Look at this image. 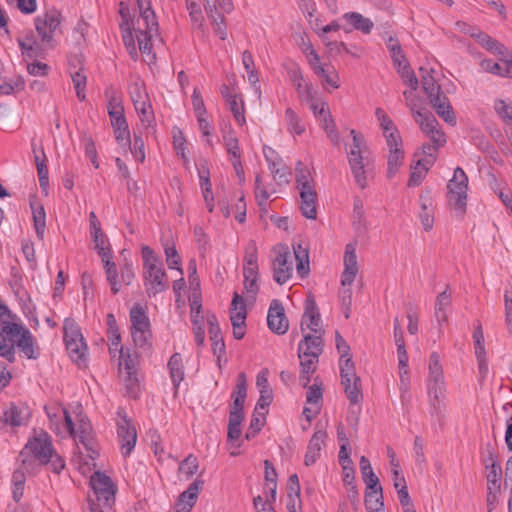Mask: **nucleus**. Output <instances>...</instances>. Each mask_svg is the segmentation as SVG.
I'll use <instances>...</instances> for the list:
<instances>
[{"label":"nucleus","instance_id":"obj_1","mask_svg":"<svg viewBox=\"0 0 512 512\" xmlns=\"http://www.w3.org/2000/svg\"><path fill=\"white\" fill-rule=\"evenodd\" d=\"M429 376L427 381V389L429 402L431 406V414L436 416L440 423L445 417L446 405L444 403L446 385L443 367L440 362V356L437 352H432L429 358Z\"/></svg>","mask_w":512,"mask_h":512},{"label":"nucleus","instance_id":"obj_2","mask_svg":"<svg viewBox=\"0 0 512 512\" xmlns=\"http://www.w3.org/2000/svg\"><path fill=\"white\" fill-rule=\"evenodd\" d=\"M323 346L324 341L321 336H312V334L304 335V338L298 344L299 381L304 388L308 387L312 374L317 370Z\"/></svg>","mask_w":512,"mask_h":512},{"label":"nucleus","instance_id":"obj_3","mask_svg":"<svg viewBox=\"0 0 512 512\" xmlns=\"http://www.w3.org/2000/svg\"><path fill=\"white\" fill-rule=\"evenodd\" d=\"M90 486L93 490L87 499L90 511L104 512V509H111L115 503L117 487L110 477L97 471L90 478Z\"/></svg>","mask_w":512,"mask_h":512},{"label":"nucleus","instance_id":"obj_4","mask_svg":"<svg viewBox=\"0 0 512 512\" xmlns=\"http://www.w3.org/2000/svg\"><path fill=\"white\" fill-rule=\"evenodd\" d=\"M53 447L46 433L30 440L19 454L18 460L28 472H35L40 465L51 460Z\"/></svg>","mask_w":512,"mask_h":512},{"label":"nucleus","instance_id":"obj_5","mask_svg":"<svg viewBox=\"0 0 512 512\" xmlns=\"http://www.w3.org/2000/svg\"><path fill=\"white\" fill-rule=\"evenodd\" d=\"M343 262L344 270L341 274V285L343 288L339 291V298L343 308L350 310L352 306L351 285L359 272L355 243H348L346 245Z\"/></svg>","mask_w":512,"mask_h":512},{"label":"nucleus","instance_id":"obj_6","mask_svg":"<svg viewBox=\"0 0 512 512\" xmlns=\"http://www.w3.org/2000/svg\"><path fill=\"white\" fill-rule=\"evenodd\" d=\"M139 9L140 23L144 25L145 31L138 35L140 52L150 55L152 52V39L158 36V22L155 12L151 9L150 0H136Z\"/></svg>","mask_w":512,"mask_h":512},{"label":"nucleus","instance_id":"obj_7","mask_svg":"<svg viewBox=\"0 0 512 512\" xmlns=\"http://www.w3.org/2000/svg\"><path fill=\"white\" fill-rule=\"evenodd\" d=\"M447 189L449 207L452 208L458 216L462 217L466 212L468 190V177L462 168L457 167L455 169L453 178L448 182Z\"/></svg>","mask_w":512,"mask_h":512},{"label":"nucleus","instance_id":"obj_8","mask_svg":"<svg viewBox=\"0 0 512 512\" xmlns=\"http://www.w3.org/2000/svg\"><path fill=\"white\" fill-rule=\"evenodd\" d=\"M341 385L351 405L361 404L363 401L361 378L356 374L353 360L346 358L339 363Z\"/></svg>","mask_w":512,"mask_h":512},{"label":"nucleus","instance_id":"obj_9","mask_svg":"<svg viewBox=\"0 0 512 512\" xmlns=\"http://www.w3.org/2000/svg\"><path fill=\"white\" fill-rule=\"evenodd\" d=\"M130 321L132 324L131 334L135 345L140 348L149 347V339L151 338L150 321L140 304H135L131 308Z\"/></svg>","mask_w":512,"mask_h":512},{"label":"nucleus","instance_id":"obj_10","mask_svg":"<svg viewBox=\"0 0 512 512\" xmlns=\"http://www.w3.org/2000/svg\"><path fill=\"white\" fill-rule=\"evenodd\" d=\"M26 329L17 323L7 320L1 321L0 327V356L6 358L9 362L15 360V344L18 338Z\"/></svg>","mask_w":512,"mask_h":512},{"label":"nucleus","instance_id":"obj_11","mask_svg":"<svg viewBox=\"0 0 512 512\" xmlns=\"http://www.w3.org/2000/svg\"><path fill=\"white\" fill-rule=\"evenodd\" d=\"M62 21L61 12L57 9L47 11L43 16L35 18V28L42 42L53 47V33L59 28Z\"/></svg>","mask_w":512,"mask_h":512},{"label":"nucleus","instance_id":"obj_12","mask_svg":"<svg viewBox=\"0 0 512 512\" xmlns=\"http://www.w3.org/2000/svg\"><path fill=\"white\" fill-rule=\"evenodd\" d=\"M117 415V434L121 444V451L124 456H128L136 445L137 432L122 408L118 409Z\"/></svg>","mask_w":512,"mask_h":512},{"label":"nucleus","instance_id":"obj_13","mask_svg":"<svg viewBox=\"0 0 512 512\" xmlns=\"http://www.w3.org/2000/svg\"><path fill=\"white\" fill-rule=\"evenodd\" d=\"M415 121L420 129L430 138L432 144L442 147L446 143V137L442 130L438 128L439 123L434 115L429 111H417Z\"/></svg>","mask_w":512,"mask_h":512},{"label":"nucleus","instance_id":"obj_14","mask_svg":"<svg viewBox=\"0 0 512 512\" xmlns=\"http://www.w3.org/2000/svg\"><path fill=\"white\" fill-rule=\"evenodd\" d=\"M321 316L313 295L309 294L305 300V310L301 320V331L305 330L304 325L314 334L312 336H321L323 339L324 330L320 327Z\"/></svg>","mask_w":512,"mask_h":512},{"label":"nucleus","instance_id":"obj_15","mask_svg":"<svg viewBox=\"0 0 512 512\" xmlns=\"http://www.w3.org/2000/svg\"><path fill=\"white\" fill-rule=\"evenodd\" d=\"M290 252L289 248L285 245H281L277 251V257L273 263L274 280L283 285L292 276V262L289 261Z\"/></svg>","mask_w":512,"mask_h":512},{"label":"nucleus","instance_id":"obj_16","mask_svg":"<svg viewBox=\"0 0 512 512\" xmlns=\"http://www.w3.org/2000/svg\"><path fill=\"white\" fill-rule=\"evenodd\" d=\"M143 277L145 281L146 291L149 296H155L165 291L168 286L166 282V273L161 266H151L144 268Z\"/></svg>","mask_w":512,"mask_h":512},{"label":"nucleus","instance_id":"obj_17","mask_svg":"<svg viewBox=\"0 0 512 512\" xmlns=\"http://www.w3.org/2000/svg\"><path fill=\"white\" fill-rule=\"evenodd\" d=\"M267 324L269 329L278 335H283L288 331L289 322L286 318L284 307L277 299H274L270 304Z\"/></svg>","mask_w":512,"mask_h":512},{"label":"nucleus","instance_id":"obj_18","mask_svg":"<svg viewBox=\"0 0 512 512\" xmlns=\"http://www.w3.org/2000/svg\"><path fill=\"white\" fill-rule=\"evenodd\" d=\"M247 397V382L244 372L239 373L236 387L231 395L233 403L230 406L229 417L244 419V403Z\"/></svg>","mask_w":512,"mask_h":512},{"label":"nucleus","instance_id":"obj_19","mask_svg":"<svg viewBox=\"0 0 512 512\" xmlns=\"http://www.w3.org/2000/svg\"><path fill=\"white\" fill-rule=\"evenodd\" d=\"M301 214L311 220L317 218V192L315 186H303L299 190Z\"/></svg>","mask_w":512,"mask_h":512},{"label":"nucleus","instance_id":"obj_20","mask_svg":"<svg viewBox=\"0 0 512 512\" xmlns=\"http://www.w3.org/2000/svg\"><path fill=\"white\" fill-rule=\"evenodd\" d=\"M120 28L122 30L123 42L128 50V53L133 60H136L138 58V50L140 51V49L139 47H136L133 32H135V36L138 39V35L145 31V27L140 23V19H136L135 24L125 25L124 27Z\"/></svg>","mask_w":512,"mask_h":512},{"label":"nucleus","instance_id":"obj_21","mask_svg":"<svg viewBox=\"0 0 512 512\" xmlns=\"http://www.w3.org/2000/svg\"><path fill=\"white\" fill-rule=\"evenodd\" d=\"M327 438V433L324 430H317L312 435L307 451L305 454L304 463L306 466L313 465L320 457V452L322 448L325 446V441Z\"/></svg>","mask_w":512,"mask_h":512},{"label":"nucleus","instance_id":"obj_22","mask_svg":"<svg viewBox=\"0 0 512 512\" xmlns=\"http://www.w3.org/2000/svg\"><path fill=\"white\" fill-rule=\"evenodd\" d=\"M376 117L380 122V126L383 130V134L386 138L387 145H397L400 143L402 138L400 133L398 132L396 126L393 121L389 118V116L384 112L383 109L377 108L375 111Z\"/></svg>","mask_w":512,"mask_h":512},{"label":"nucleus","instance_id":"obj_23","mask_svg":"<svg viewBox=\"0 0 512 512\" xmlns=\"http://www.w3.org/2000/svg\"><path fill=\"white\" fill-rule=\"evenodd\" d=\"M348 155V162L352 171V174L354 176L355 182L357 185L364 189L367 187V177H366V171H365V157L364 153L357 154L355 152L353 153H347Z\"/></svg>","mask_w":512,"mask_h":512},{"label":"nucleus","instance_id":"obj_24","mask_svg":"<svg viewBox=\"0 0 512 512\" xmlns=\"http://www.w3.org/2000/svg\"><path fill=\"white\" fill-rule=\"evenodd\" d=\"M205 12L215 33L221 40H225L227 38V26L224 20V16L215 7V0L206 1Z\"/></svg>","mask_w":512,"mask_h":512},{"label":"nucleus","instance_id":"obj_25","mask_svg":"<svg viewBox=\"0 0 512 512\" xmlns=\"http://www.w3.org/2000/svg\"><path fill=\"white\" fill-rule=\"evenodd\" d=\"M246 305L241 295L234 292L230 307V320L232 326H246Z\"/></svg>","mask_w":512,"mask_h":512},{"label":"nucleus","instance_id":"obj_26","mask_svg":"<svg viewBox=\"0 0 512 512\" xmlns=\"http://www.w3.org/2000/svg\"><path fill=\"white\" fill-rule=\"evenodd\" d=\"M389 147V155L387 161V178H393L398 172L399 168L403 164L404 159V151L402 149V141L397 143V145H387Z\"/></svg>","mask_w":512,"mask_h":512},{"label":"nucleus","instance_id":"obj_27","mask_svg":"<svg viewBox=\"0 0 512 512\" xmlns=\"http://www.w3.org/2000/svg\"><path fill=\"white\" fill-rule=\"evenodd\" d=\"M309 64L314 70L315 74L322 79L323 86L330 85L332 88L337 89L340 86V78L334 68L327 70L319 61L309 60Z\"/></svg>","mask_w":512,"mask_h":512},{"label":"nucleus","instance_id":"obj_28","mask_svg":"<svg viewBox=\"0 0 512 512\" xmlns=\"http://www.w3.org/2000/svg\"><path fill=\"white\" fill-rule=\"evenodd\" d=\"M289 77L302 101H313L312 89L309 85H304V76L299 67L289 71Z\"/></svg>","mask_w":512,"mask_h":512},{"label":"nucleus","instance_id":"obj_29","mask_svg":"<svg viewBox=\"0 0 512 512\" xmlns=\"http://www.w3.org/2000/svg\"><path fill=\"white\" fill-rule=\"evenodd\" d=\"M343 19L350 24L355 30L363 34H370L374 23L367 17L358 12H348L343 15Z\"/></svg>","mask_w":512,"mask_h":512},{"label":"nucleus","instance_id":"obj_30","mask_svg":"<svg viewBox=\"0 0 512 512\" xmlns=\"http://www.w3.org/2000/svg\"><path fill=\"white\" fill-rule=\"evenodd\" d=\"M319 114L322 116V128L325 130L328 138L337 145L339 143L340 136L326 103H321Z\"/></svg>","mask_w":512,"mask_h":512},{"label":"nucleus","instance_id":"obj_31","mask_svg":"<svg viewBox=\"0 0 512 512\" xmlns=\"http://www.w3.org/2000/svg\"><path fill=\"white\" fill-rule=\"evenodd\" d=\"M74 437L76 441H79L83 444V446L90 452L89 457L94 458L97 455V451L94 449V441L91 435L90 425L81 421L79 424V428L77 432H74Z\"/></svg>","mask_w":512,"mask_h":512},{"label":"nucleus","instance_id":"obj_32","mask_svg":"<svg viewBox=\"0 0 512 512\" xmlns=\"http://www.w3.org/2000/svg\"><path fill=\"white\" fill-rule=\"evenodd\" d=\"M364 504L368 512H385L382 487L366 489Z\"/></svg>","mask_w":512,"mask_h":512},{"label":"nucleus","instance_id":"obj_33","mask_svg":"<svg viewBox=\"0 0 512 512\" xmlns=\"http://www.w3.org/2000/svg\"><path fill=\"white\" fill-rule=\"evenodd\" d=\"M293 251L296 259V269L301 277L309 274V250L301 243L293 244Z\"/></svg>","mask_w":512,"mask_h":512},{"label":"nucleus","instance_id":"obj_34","mask_svg":"<svg viewBox=\"0 0 512 512\" xmlns=\"http://www.w3.org/2000/svg\"><path fill=\"white\" fill-rule=\"evenodd\" d=\"M361 477L366 484V489H375L382 487L379 478L373 472L369 459L366 456H361L359 461Z\"/></svg>","mask_w":512,"mask_h":512},{"label":"nucleus","instance_id":"obj_35","mask_svg":"<svg viewBox=\"0 0 512 512\" xmlns=\"http://www.w3.org/2000/svg\"><path fill=\"white\" fill-rule=\"evenodd\" d=\"M440 147L426 143L421 147V152H416L415 157L424 156V158L417 159V165H420L424 170H429L436 160L437 151Z\"/></svg>","mask_w":512,"mask_h":512},{"label":"nucleus","instance_id":"obj_36","mask_svg":"<svg viewBox=\"0 0 512 512\" xmlns=\"http://www.w3.org/2000/svg\"><path fill=\"white\" fill-rule=\"evenodd\" d=\"M112 253L107 254L106 257L102 256L101 260L103 262L105 273L107 277V281L111 286V291L113 294H117L120 290V287L118 285L117 277H118V271L116 264L111 261Z\"/></svg>","mask_w":512,"mask_h":512},{"label":"nucleus","instance_id":"obj_37","mask_svg":"<svg viewBox=\"0 0 512 512\" xmlns=\"http://www.w3.org/2000/svg\"><path fill=\"white\" fill-rule=\"evenodd\" d=\"M258 267H243L244 290L252 298L258 293Z\"/></svg>","mask_w":512,"mask_h":512},{"label":"nucleus","instance_id":"obj_38","mask_svg":"<svg viewBox=\"0 0 512 512\" xmlns=\"http://www.w3.org/2000/svg\"><path fill=\"white\" fill-rule=\"evenodd\" d=\"M421 212L420 219L425 231H430L434 224V214L432 211V204L427 195H420Z\"/></svg>","mask_w":512,"mask_h":512},{"label":"nucleus","instance_id":"obj_39","mask_svg":"<svg viewBox=\"0 0 512 512\" xmlns=\"http://www.w3.org/2000/svg\"><path fill=\"white\" fill-rule=\"evenodd\" d=\"M170 376L175 387H178L184 378V367L182 364V357L179 353L171 356L168 362Z\"/></svg>","mask_w":512,"mask_h":512},{"label":"nucleus","instance_id":"obj_40","mask_svg":"<svg viewBox=\"0 0 512 512\" xmlns=\"http://www.w3.org/2000/svg\"><path fill=\"white\" fill-rule=\"evenodd\" d=\"M19 350L25 354L29 359H36L38 353L35 352L33 337L29 330H25L21 335V338L16 340V344Z\"/></svg>","mask_w":512,"mask_h":512},{"label":"nucleus","instance_id":"obj_41","mask_svg":"<svg viewBox=\"0 0 512 512\" xmlns=\"http://www.w3.org/2000/svg\"><path fill=\"white\" fill-rule=\"evenodd\" d=\"M264 155L266 160L268 161L269 170L273 174V177L278 182V184H288V176L290 175L289 169L285 166L278 167V163H276L275 161L268 157L266 150H264Z\"/></svg>","mask_w":512,"mask_h":512},{"label":"nucleus","instance_id":"obj_42","mask_svg":"<svg viewBox=\"0 0 512 512\" xmlns=\"http://www.w3.org/2000/svg\"><path fill=\"white\" fill-rule=\"evenodd\" d=\"M63 329L65 344L84 339L80 327L74 319L66 318L64 321Z\"/></svg>","mask_w":512,"mask_h":512},{"label":"nucleus","instance_id":"obj_43","mask_svg":"<svg viewBox=\"0 0 512 512\" xmlns=\"http://www.w3.org/2000/svg\"><path fill=\"white\" fill-rule=\"evenodd\" d=\"M137 360L136 357L130 354L129 351L123 349L120 350V362H119V372L120 374H132L137 372Z\"/></svg>","mask_w":512,"mask_h":512},{"label":"nucleus","instance_id":"obj_44","mask_svg":"<svg viewBox=\"0 0 512 512\" xmlns=\"http://www.w3.org/2000/svg\"><path fill=\"white\" fill-rule=\"evenodd\" d=\"M111 125L114 129L115 138L118 143H129L130 144V132L125 116L112 120Z\"/></svg>","mask_w":512,"mask_h":512},{"label":"nucleus","instance_id":"obj_45","mask_svg":"<svg viewBox=\"0 0 512 512\" xmlns=\"http://www.w3.org/2000/svg\"><path fill=\"white\" fill-rule=\"evenodd\" d=\"M66 345L67 351L70 354V357L73 361L77 362L79 365L85 361V354L87 351V345L83 340L69 342Z\"/></svg>","mask_w":512,"mask_h":512},{"label":"nucleus","instance_id":"obj_46","mask_svg":"<svg viewBox=\"0 0 512 512\" xmlns=\"http://www.w3.org/2000/svg\"><path fill=\"white\" fill-rule=\"evenodd\" d=\"M130 95L135 108L143 109L144 104L149 103L148 94L141 82H135L131 86Z\"/></svg>","mask_w":512,"mask_h":512},{"label":"nucleus","instance_id":"obj_47","mask_svg":"<svg viewBox=\"0 0 512 512\" xmlns=\"http://www.w3.org/2000/svg\"><path fill=\"white\" fill-rule=\"evenodd\" d=\"M419 71L421 74L422 88L427 96L434 95V92H440L441 87L436 83L434 77L431 74L433 70L431 69L428 71L421 67Z\"/></svg>","mask_w":512,"mask_h":512},{"label":"nucleus","instance_id":"obj_48","mask_svg":"<svg viewBox=\"0 0 512 512\" xmlns=\"http://www.w3.org/2000/svg\"><path fill=\"white\" fill-rule=\"evenodd\" d=\"M186 8L189 12L192 25L197 29H202L204 16L200 5L196 2V0H186Z\"/></svg>","mask_w":512,"mask_h":512},{"label":"nucleus","instance_id":"obj_49","mask_svg":"<svg viewBox=\"0 0 512 512\" xmlns=\"http://www.w3.org/2000/svg\"><path fill=\"white\" fill-rule=\"evenodd\" d=\"M285 117L289 132L297 135H301L302 133H304L305 126L302 123L301 118L296 114V112L293 109L287 108L285 111Z\"/></svg>","mask_w":512,"mask_h":512},{"label":"nucleus","instance_id":"obj_50","mask_svg":"<svg viewBox=\"0 0 512 512\" xmlns=\"http://www.w3.org/2000/svg\"><path fill=\"white\" fill-rule=\"evenodd\" d=\"M124 381L127 394L132 398H137L140 391V379L138 371L132 374H120Z\"/></svg>","mask_w":512,"mask_h":512},{"label":"nucleus","instance_id":"obj_51","mask_svg":"<svg viewBox=\"0 0 512 512\" xmlns=\"http://www.w3.org/2000/svg\"><path fill=\"white\" fill-rule=\"evenodd\" d=\"M19 47L24 58L36 59L44 57V49L37 41L29 42L27 45L19 41Z\"/></svg>","mask_w":512,"mask_h":512},{"label":"nucleus","instance_id":"obj_52","mask_svg":"<svg viewBox=\"0 0 512 512\" xmlns=\"http://www.w3.org/2000/svg\"><path fill=\"white\" fill-rule=\"evenodd\" d=\"M204 481L201 479H196L193 483H191L187 490L182 492L180 494V497L182 498V502H188L192 506H194L199 491L203 488Z\"/></svg>","mask_w":512,"mask_h":512},{"label":"nucleus","instance_id":"obj_53","mask_svg":"<svg viewBox=\"0 0 512 512\" xmlns=\"http://www.w3.org/2000/svg\"><path fill=\"white\" fill-rule=\"evenodd\" d=\"M229 108L231 112L234 115L235 120L240 124L243 125L245 123V116H244V102L241 97L238 95H234L231 99H228L227 101Z\"/></svg>","mask_w":512,"mask_h":512},{"label":"nucleus","instance_id":"obj_54","mask_svg":"<svg viewBox=\"0 0 512 512\" xmlns=\"http://www.w3.org/2000/svg\"><path fill=\"white\" fill-rule=\"evenodd\" d=\"M435 111L445 122L451 125L456 123V117L448 97H442V104L436 105Z\"/></svg>","mask_w":512,"mask_h":512},{"label":"nucleus","instance_id":"obj_55","mask_svg":"<svg viewBox=\"0 0 512 512\" xmlns=\"http://www.w3.org/2000/svg\"><path fill=\"white\" fill-rule=\"evenodd\" d=\"M72 82L74 89L76 91L77 98L80 101H84L86 99L85 87L87 83V77L84 73H82L81 69L71 73Z\"/></svg>","mask_w":512,"mask_h":512},{"label":"nucleus","instance_id":"obj_56","mask_svg":"<svg viewBox=\"0 0 512 512\" xmlns=\"http://www.w3.org/2000/svg\"><path fill=\"white\" fill-rule=\"evenodd\" d=\"M2 420L11 426H20L22 424V416L20 409L13 403L5 409Z\"/></svg>","mask_w":512,"mask_h":512},{"label":"nucleus","instance_id":"obj_57","mask_svg":"<svg viewBox=\"0 0 512 512\" xmlns=\"http://www.w3.org/2000/svg\"><path fill=\"white\" fill-rule=\"evenodd\" d=\"M91 237L95 244V249L97 250L100 257H106L107 254L111 253L108 240L105 234L103 233L102 229L97 234H91Z\"/></svg>","mask_w":512,"mask_h":512},{"label":"nucleus","instance_id":"obj_58","mask_svg":"<svg viewBox=\"0 0 512 512\" xmlns=\"http://www.w3.org/2000/svg\"><path fill=\"white\" fill-rule=\"evenodd\" d=\"M257 245L254 240H250L245 248L243 267H258L257 263Z\"/></svg>","mask_w":512,"mask_h":512},{"label":"nucleus","instance_id":"obj_59","mask_svg":"<svg viewBox=\"0 0 512 512\" xmlns=\"http://www.w3.org/2000/svg\"><path fill=\"white\" fill-rule=\"evenodd\" d=\"M480 66L484 71H486L488 73H492V74L499 75L502 77L512 78V76L510 75V70L507 66L505 69H502V67L498 63L493 62L492 60H489V59L482 60L480 63Z\"/></svg>","mask_w":512,"mask_h":512},{"label":"nucleus","instance_id":"obj_60","mask_svg":"<svg viewBox=\"0 0 512 512\" xmlns=\"http://www.w3.org/2000/svg\"><path fill=\"white\" fill-rule=\"evenodd\" d=\"M502 469L500 465H493L486 476L487 490H501L500 478Z\"/></svg>","mask_w":512,"mask_h":512},{"label":"nucleus","instance_id":"obj_61","mask_svg":"<svg viewBox=\"0 0 512 512\" xmlns=\"http://www.w3.org/2000/svg\"><path fill=\"white\" fill-rule=\"evenodd\" d=\"M107 326L108 339L111 341L113 346L117 347L120 344L121 337L116 319L112 313L107 315Z\"/></svg>","mask_w":512,"mask_h":512},{"label":"nucleus","instance_id":"obj_62","mask_svg":"<svg viewBox=\"0 0 512 512\" xmlns=\"http://www.w3.org/2000/svg\"><path fill=\"white\" fill-rule=\"evenodd\" d=\"M199 467L198 459L193 454H189L179 465V471H183L187 477H192L197 473Z\"/></svg>","mask_w":512,"mask_h":512},{"label":"nucleus","instance_id":"obj_63","mask_svg":"<svg viewBox=\"0 0 512 512\" xmlns=\"http://www.w3.org/2000/svg\"><path fill=\"white\" fill-rule=\"evenodd\" d=\"M496 113L507 123L512 122V105H508L504 100H496L494 105Z\"/></svg>","mask_w":512,"mask_h":512},{"label":"nucleus","instance_id":"obj_64","mask_svg":"<svg viewBox=\"0 0 512 512\" xmlns=\"http://www.w3.org/2000/svg\"><path fill=\"white\" fill-rule=\"evenodd\" d=\"M505 322L512 333V289H506L504 293Z\"/></svg>","mask_w":512,"mask_h":512}]
</instances>
